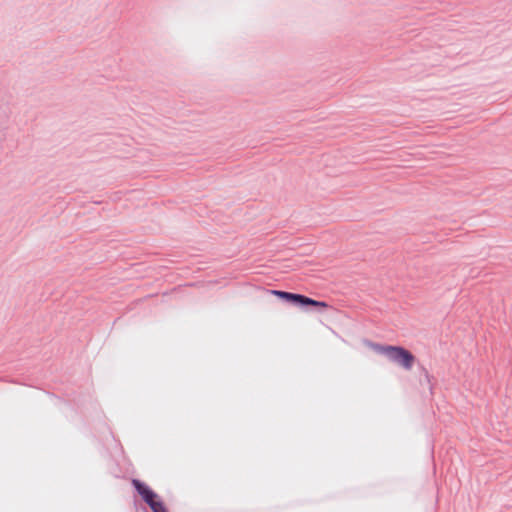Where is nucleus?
Returning <instances> with one entry per match:
<instances>
[{"mask_svg": "<svg viewBox=\"0 0 512 512\" xmlns=\"http://www.w3.org/2000/svg\"><path fill=\"white\" fill-rule=\"evenodd\" d=\"M271 294L275 295L279 300L291 306L298 307L304 311H316L328 308V304L324 301H318L306 295L293 293L283 290H271Z\"/></svg>", "mask_w": 512, "mask_h": 512, "instance_id": "1", "label": "nucleus"}, {"mask_svg": "<svg viewBox=\"0 0 512 512\" xmlns=\"http://www.w3.org/2000/svg\"><path fill=\"white\" fill-rule=\"evenodd\" d=\"M374 351L382 354L393 363L398 364L405 370H410L415 362L412 352L402 346L372 344Z\"/></svg>", "mask_w": 512, "mask_h": 512, "instance_id": "2", "label": "nucleus"}, {"mask_svg": "<svg viewBox=\"0 0 512 512\" xmlns=\"http://www.w3.org/2000/svg\"><path fill=\"white\" fill-rule=\"evenodd\" d=\"M131 483L137 494L149 506L152 512H168L165 503L160 499L159 495L145 482L139 479H132Z\"/></svg>", "mask_w": 512, "mask_h": 512, "instance_id": "3", "label": "nucleus"}, {"mask_svg": "<svg viewBox=\"0 0 512 512\" xmlns=\"http://www.w3.org/2000/svg\"><path fill=\"white\" fill-rule=\"evenodd\" d=\"M423 372H424V374H425L426 379H427L428 381H430V375H429L428 371H427L425 368H423Z\"/></svg>", "mask_w": 512, "mask_h": 512, "instance_id": "4", "label": "nucleus"}]
</instances>
